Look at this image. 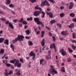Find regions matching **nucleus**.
I'll return each mask as SVG.
<instances>
[{
    "instance_id": "obj_13",
    "label": "nucleus",
    "mask_w": 76,
    "mask_h": 76,
    "mask_svg": "<svg viewBox=\"0 0 76 76\" xmlns=\"http://www.w3.org/2000/svg\"><path fill=\"white\" fill-rule=\"evenodd\" d=\"M61 34L63 35H66L67 34H69V33H67V31H62Z\"/></svg>"
},
{
    "instance_id": "obj_21",
    "label": "nucleus",
    "mask_w": 76,
    "mask_h": 76,
    "mask_svg": "<svg viewBox=\"0 0 76 76\" xmlns=\"http://www.w3.org/2000/svg\"><path fill=\"white\" fill-rule=\"evenodd\" d=\"M11 48H12V50L13 51H14V49L15 48V46L14 45H13V44H11L10 45Z\"/></svg>"
},
{
    "instance_id": "obj_28",
    "label": "nucleus",
    "mask_w": 76,
    "mask_h": 76,
    "mask_svg": "<svg viewBox=\"0 0 76 76\" xmlns=\"http://www.w3.org/2000/svg\"><path fill=\"white\" fill-rule=\"evenodd\" d=\"M20 70L18 71V72H16V73H15V75H18V76H20L21 74V73H20Z\"/></svg>"
},
{
    "instance_id": "obj_20",
    "label": "nucleus",
    "mask_w": 76,
    "mask_h": 76,
    "mask_svg": "<svg viewBox=\"0 0 76 76\" xmlns=\"http://www.w3.org/2000/svg\"><path fill=\"white\" fill-rule=\"evenodd\" d=\"M50 56V54H49L48 56H46V59L47 60H48L49 59H51V56Z\"/></svg>"
},
{
    "instance_id": "obj_59",
    "label": "nucleus",
    "mask_w": 76,
    "mask_h": 76,
    "mask_svg": "<svg viewBox=\"0 0 76 76\" xmlns=\"http://www.w3.org/2000/svg\"><path fill=\"white\" fill-rule=\"evenodd\" d=\"M45 48H46L45 46H44V47H43V48H42V50L44 51V50H45Z\"/></svg>"
},
{
    "instance_id": "obj_7",
    "label": "nucleus",
    "mask_w": 76,
    "mask_h": 76,
    "mask_svg": "<svg viewBox=\"0 0 76 76\" xmlns=\"http://www.w3.org/2000/svg\"><path fill=\"white\" fill-rule=\"evenodd\" d=\"M66 5L67 7H69V9H71L72 8L73 4L72 2H70L69 4L67 3L66 4Z\"/></svg>"
},
{
    "instance_id": "obj_56",
    "label": "nucleus",
    "mask_w": 76,
    "mask_h": 76,
    "mask_svg": "<svg viewBox=\"0 0 76 76\" xmlns=\"http://www.w3.org/2000/svg\"><path fill=\"white\" fill-rule=\"evenodd\" d=\"M60 8L61 10H62L64 8V7L63 6H61L60 7Z\"/></svg>"
},
{
    "instance_id": "obj_51",
    "label": "nucleus",
    "mask_w": 76,
    "mask_h": 76,
    "mask_svg": "<svg viewBox=\"0 0 76 76\" xmlns=\"http://www.w3.org/2000/svg\"><path fill=\"white\" fill-rule=\"evenodd\" d=\"M40 33V31H37L36 33L37 35H39Z\"/></svg>"
},
{
    "instance_id": "obj_57",
    "label": "nucleus",
    "mask_w": 76,
    "mask_h": 76,
    "mask_svg": "<svg viewBox=\"0 0 76 76\" xmlns=\"http://www.w3.org/2000/svg\"><path fill=\"white\" fill-rule=\"evenodd\" d=\"M20 62H22V63H23V59L22 58H21V59H20Z\"/></svg>"
},
{
    "instance_id": "obj_16",
    "label": "nucleus",
    "mask_w": 76,
    "mask_h": 76,
    "mask_svg": "<svg viewBox=\"0 0 76 76\" xmlns=\"http://www.w3.org/2000/svg\"><path fill=\"white\" fill-rule=\"evenodd\" d=\"M41 45L42 47H44L45 45V42L44 39H43L41 42Z\"/></svg>"
},
{
    "instance_id": "obj_29",
    "label": "nucleus",
    "mask_w": 76,
    "mask_h": 76,
    "mask_svg": "<svg viewBox=\"0 0 76 76\" xmlns=\"http://www.w3.org/2000/svg\"><path fill=\"white\" fill-rule=\"evenodd\" d=\"M28 45L29 46H31L33 45V43L31 41H28Z\"/></svg>"
},
{
    "instance_id": "obj_1",
    "label": "nucleus",
    "mask_w": 76,
    "mask_h": 76,
    "mask_svg": "<svg viewBox=\"0 0 76 76\" xmlns=\"http://www.w3.org/2000/svg\"><path fill=\"white\" fill-rule=\"evenodd\" d=\"M23 38H24V37L22 35H18L17 38H16L14 39V40H12V43L15 44L18 41L20 42L23 41Z\"/></svg>"
},
{
    "instance_id": "obj_64",
    "label": "nucleus",
    "mask_w": 76,
    "mask_h": 76,
    "mask_svg": "<svg viewBox=\"0 0 76 76\" xmlns=\"http://www.w3.org/2000/svg\"><path fill=\"white\" fill-rule=\"evenodd\" d=\"M73 57L74 58H76V55H73Z\"/></svg>"
},
{
    "instance_id": "obj_38",
    "label": "nucleus",
    "mask_w": 76,
    "mask_h": 76,
    "mask_svg": "<svg viewBox=\"0 0 76 76\" xmlns=\"http://www.w3.org/2000/svg\"><path fill=\"white\" fill-rule=\"evenodd\" d=\"M45 61V60L44 59H42L40 60V65H41L42 64V62Z\"/></svg>"
},
{
    "instance_id": "obj_58",
    "label": "nucleus",
    "mask_w": 76,
    "mask_h": 76,
    "mask_svg": "<svg viewBox=\"0 0 76 76\" xmlns=\"http://www.w3.org/2000/svg\"><path fill=\"white\" fill-rule=\"evenodd\" d=\"M19 26H20V27H22V24L21 23H20L19 24Z\"/></svg>"
},
{
    "instance_id": "obj_32",
    "label": "nucleus",
    "mask_w": 76,
    "mask_h": 76,
    "mask_svg": "<svg viewBox=\"0 0 76 76\" xmlns=\"http://www.w3.org/2000/svg\"><path fill=\"white\" fill-rule=\"evenodd\" d=\"M69 15L72 17V18H73L74 17H75V14L74 13H70L69 14Z\"/></svg>"
},
{
    "instance_id": "obj_30",
    "label": "nucleus",
    "mask_w": 76,
    "mask_h": 76,
    "mask_svg": "<svg viewBox=\"0 0 76 76\" xmlns=\"http://www.w3.org/2000/svg\"><path fill=\"white\" fill-rule=\"evenodd\" d=\"M65 15V14L64 13H62L60 14V15L61 18L64 17Z\"/></svg>"
},
{
    "instance_id": "obj_37",
    "label": "nucleus",
    "mask_w": 76,
    "mask_h": 76,
    "mask_svg": "<svg viewBox=\"0 0 76 76\" xmlns=\"http://www.w3.org/2000/svg\"><path fill=\"white\" fill-rule=\"evenodd\" d=\"M26 35H29L30 31L29 30H28L26 31Z\"/></svg>"
},
{
    "instance_id": "obj_17",
    "label": "nucleus",
    "mask_w": 76,
    "mask_h": 76,
    "mask_svg": "<svg viewBox=\"0 0 76 76\" xmlns=\"http://www.w3.org/2000/svg\"><path fill=\"white\" fill-rule=\"evenodd\" d=\"M45 31H42L41 32V37L43 38L44 37Z\"/></svg>"
},
{
    "instance_id": "obj_19",
    "label": "nucleus",
    "mask_w": 76,
    "mask_h": 76,
    "mask_svg": "<svg viewBox=\"0 0 76 76\" xmlns=\"http://www.w3.org/2000/svg\"><path fill=\"white\" fill-rule=\"evenodd\" d=\"M11 2L10 0H7V1H6V3H5V4H6V5H8Z\"/></svg>"
},
{
    "instance_id": "obj_47",
    "label": "nucleus",
    "mask_w": 76,
    "mask_h": 76,
    "mask_svg": "<svg viewBox=\"0 0 76 76\" xmlns=\"http://www.w3.org/2000/svg\"><path fill=\"white\" fill-rule=\"evenodd\" d=\"M23 21V18H21V19H20V21H19V22H20L21 23H22Z\"/></svg>"
},
{
    "instance_id": "obj_55",
    "label": "nucleus",
    "mask_w": 76,
    "mask_h": 76,
    "mask_svg": "<svg viewBox=\"0 0 76 76\" xmlns=\"http://www.w3.org/2000/svg\"><path fill=\"white\" fill-rule=\"evenodd\" d=\"M42 48H40L39 49V53H42Z\"/></svg>"
},
{
    "instance_id": "obj_3",
    "label": "nucleus",
    "mask_w": 76,
    "mask_h": 76,
    "mask_svg": "<svg viewBox=\"0 0 76 76\" xmlns=\"http://www.w3.org/2000/svg\"><path fill=\"white\" fill-rule=\"evenodd\" d=\"M47 6H50V5L49 3L46 0L44 1H43L41 2V6L43 7L45 5Z\"/></svg>"
},
{
    "instance_id": "obj_15",
    "label": "nucleus",
    "mask_w": 76,
    "mask_h": 76,
    "mask_svg": "<svg viewBox=\"0 0 76 76\" xmlns=\"http://www.w3.org/2000/svg\"><path fill=\"white\" fill-rule=\"evenodd\" d=\"M75 26V25L73 23H72L70 25L68 26V27L69 28H72Z\"/></svg>"
},
{
    "instance_id": "obj_31",
    "label": "nucleus",
    "mask_w": 76,
    "mask_h": 76,
    "mask_svg": "<svg viewBox=\"0 0 76 76\" xmlns=\"http://www.w3.org/2000/svg\"><path fill=\"white\" fill-rule=\"evenodd\" d=\"M56 20H51L50 21V23L51 24H53V23H55Z\"/></svg>"
},
{
    "instance_id": "obj_40",
    "label": "nucleus",
    "mask_w": 76,
    "mask_h": 76,
    "mask_svg": "<svg viewBox=\"0 0 76 76\" xmlns=\"http://www.w3.org/2000/svg\"><path fill=\"white\" fill-rule=\"evenodd\" d=\"M72 37L73 38H75L76 37V34L75 33L72 34Z\"/></svg>"
},
{
    "instance_id": "obj_62",
    "label": "nucleus",
    "mask_w": 76,
    "mask_h": 76,
    "mask_svg": "<svg viewBox=\"0 0 76 76\" xmlns=\"http://www.w3.org/2000/svg\"><path fill=\"white\" fill-rule=\"evenodd\" d=\"M6 54H5V55H4V56H3L2 57V59H3L4 58V57H6Z\"/></svg>"
},
{
    "instance_id": "obj_26",
    "label": "nucleus",
    "mask_w": 76,
    "mask_h": 76,
    "mask_svg": "<svg viewBox=\"0 0 76 76\" xmlns=\"http://www.w3.org/2000/svg\"><path fill=\"white\" fill-rule=\"evenodd\" d=\"M8 25L12 29H13L14 28H13V25L11 23H9Z\"/></svg>"
},
{
    "instance_id": "obj_46",
    "label": "nucleus",
    "mask_w": 76,
    "mask_h": 76,
    "mask_svg": "<svg viewBox=\"0 0 76 76\" xmlns=\"http://www.w3.org/2000/svg\"><path fill=\"white\" fill-rule=\"evenodd\" d=\"M15 5L12 4H10V5H9V7H14Z\"/></svg>"
},
{
    "instance_id": "obj_54",
    "label": "nucleus",
    "mask_w": 76,
    "mask_h": 76,
    "mask_svg": "<svg viewBox=\"0 0 76 76\" xmlns=\"http://www.w3.org/2000/svg\"><path fill=\"white\" fill-rule=\"evenodd\" d=\"M48 34H49V35H50L51 37L52 36V34L51 32H48Z\"/></svg>"
},
{
    "instance_id": "obj_48",
    "label": "nucleus",
    "mask_w": 76,
    "mask_h": 76,
    "mask_svg": "<svg viewBox=\"0 0 76 76\" xmlns=\"http://www.w3.org/2000/svg\"><path fill=\"white\" fill-rule=\"evenodd\" d=\"M71 61H72V60L70 58H69L67 59V61L68 62H70Z\"/></svg>"
},
{
    "instance_id": "obj_39",
    "label": "nucleus",
    "mask_w": 76,
    "mask_h": 76,
    "mask_svg": "<svg viewBox=\"0 0 76 76\" xmlns=\"http://www.w3.org/2000/svg\"><path fill=\"white\" fill-rule=\"evenodd\" d=\"M5 64L7 65V67H10L11 65V64H7V63H5Z\"/></svg>"
},
{
    "instance_id": "obj_23",
    "label": "nucleus",
    "mask_w": 76,
    "mask_h": 76,
    "mask_svg": "<svg viewBox=\"0 0 76 76\" xmlns=\"http://www.w3.org/2000/svg\"><path fill=\"white\" fill-rule=\"evenodd\" d=\"M33 20V18L31 17H30V18H28L27 19V21H29L30 20V21H32Z\"/></svg>"
},
{
    "instance_id": "obj_61",
    "label": "nucleus",
    "mask_w": 76,
    "mask_h": 76,
    "mask_svg": "<svg viewBox=\"0 0 76 76\" xmlns=\"http://www.w3.org/2000/svg\"><path fill=\"white\" fill-rule=\"evenodd\" d=\"M3 33V31L2 30H1L0 31V34H1Z\"/></svg>"
},
{
    "instance_id": "obj_36",
    "label": "nucleus",
    "mask_w": 76,
    "mask_h": 76,
    "mask_svg": "<svg viewBox=\"0 0 76 76\" xmlns=\"http://www.w3.org/2000/svg\"><path fill=\"white\" fill-rule=\"evenodd\" d=\"M64 67H62V69L61 70V72H65V70L64 69Z\"/></svg>"
},
{
    "instance_id": "obj_4",
    "label": "nucleus",
    "mask_w": 76,
    "mask_h": 76,
    "mask_svg": "<svg viewBox=\"0 0 76 76\" xmlns=\"http://www.w3.org/2000/svg\"><path fill=\"white\" fill-rule=\"evenodd\" d=\"M35 22H37V24L41 25L42 26H43L42 23L39 21V19L38 18H34Z\"/></svg>"
},
{
    "instance_id": "obj_44",
    "label": "nucleus",
    "mask_w": 76,
    "mask_h": 76,
    "mask_svg": "<svg viewBox=\"0 0 76 76\" xmlns=\"http://www.w3.org/2000/svg\"><path fill=\"white\" fill-rule=\"evenodd\" d=\"M0 20L2 21H5L6 19L4 18H0Z\"/></svg>"
},
{
    "instance_id": "obj_18",
    "label": "nucleus",
    "mask_w": 76,
    "mask_h": 76,
    "mask_svg": "<svg viewBox=\"0 0 76 76\" xmlns=\"http://www.w3.org/2000/svg\"><path fill=\"white\" fill-rule=\"evenodd\" d=\"M4 49H1V50H0V54H4Z\"/></svg>"
},
{
    "instance_id": "obj_11",
    "label": "nucleus",
    "mask_w": 76,
    "mask_h": 76,
    "mask_svg": "<svg viewBox=\"0 0 76 76\" xmlns=\"http://www.w3.org/2000/svg\"><path fill=\"white\" fill-rule=\"evenodd\" d=\"M46 13L47 15H49V17L50 18H53L54 17L53 13L50 12H46Z\"/></svg>"
},
{
    "instance_id": "obj_63",
    "label": "nucleus",
    "mask_w": 76,
    "mask_h": 76,
    "mask_svg": "<svg viewBox=\"0 0 76 76\" xmlns=\"http://www.w3.org/2000/svg\"><path fill=\"white\" fill-rule=\"evenodd\" d=\"M9 23L8 21H6V22H5V23H6V24L7 25V24H9Z\"/></svg>"
},
{
    "instance_id": "obj_53",
    "label": "nucleus",
    "mask_w": 76,
    "mask_h": 76,
    "mask_svg": "<svg viewBox=\"0 0 76 76\" xmlns=\"http://www.w3.org/2000/svg\"><path fill=\"white\" fill-rule=\"evenodd\" d=\"M17 20H18L17 19L14 20H13V22H14V23H16Z\"/></svg>"
},
{
    "instance_id": "obj_12",
    "label": "nucleus",
    "mask_w": 76,
    "mask_h": 76,
    "mask_svg": "<svg viewBox=\"0 0 76 76\" xmlns=\"http://www.w3.org/2000/svg\"><path fill=\"white\" fill-rule=\"evenodd\" d=\"M56 47L54 43H52L51 45H50V48L51 49H53L56 48Z\"/></svg>"
},
{
    "instance_id": "obj_10",
    "label": "nucleus",
    "mask_w": 76,
    "mask_h": 76,
    "mask_svg": "<svg viewBox=\"0 0 76 76\" xmlns=\"http://www.w3.org/2000/svg\"><path fill=\"white\" fill-rule=\"evenodd\" d=\"M41 13L40 11H34V15L36 17H37L39 15V14Z\"/></svg>"
},
{
    "instance_id": "obj_49",
    "label": "nucleus",
    "mask_w": 76,
    "mask_h": 76,
    "mask_svg": "<svg viewBox=\"0 0 76 76\" xmlns=\"http://www.w3.org/2000/svg\"><path fill=\"white\" fill-rule=\"evenodd\" d=\"M72 21L76 22V18H73L72 19Z\"/></svg>"
},
{
    "instance_id": "obj_25",
    "label": "nucleus",
    "mask_w": 76,
    "mask_h": 76,
    "mask_svg": "<svg viewBox=\"0 0 76 76\" xmlns=\"http://www.w3.org/2000/svg\"><path fill=\"white\" fill-rule=\"evenodd\" d=\"M4 40V38H0V43H2Z\"/></svg>"
},
{
    "instance_id": "obj_52",
    "label": "nucleus",
    "mask_w": 76,
    "mask_h": 76,
    "mask_svg": "<svg viewBox=\"0 0 76 76\" xmlns=\"http://www.w3.org/2000/svg\"><path fill=\"white\" fill-rule=\"evenodd\" d=\"M25 38L26 39H30V37H28V36H26L25 37Z\"/></svg>"
},
{
    "instance_id": "obj_9",
    "label": "nucleus",
    "mask_w": 76,
    "mask_h": 76,
    "mask_svg": "<svg viewBox=\"0 0 76 76\" xmlns=\"http://www.w3.org/2000/svg\"><path fill=\"white\" fill-rule=\"evenodd\" d=\"M13 73V71L11 70L10 72H9V73H8L7 72V69H5V75L6 76H8L9 74L10 75H11Z\"/></svg>"
},
{
    "instance_id": "obj_33",
    "label": "nucleus",
    "mask_w": 76,
    "mask_h": 76,
    "mask_svg": "<svg viewBox=\"0 0 76 76\" xmlns=\"http://www.w3.org/2000/svg\"><path fill=\"white\" fill-rule=\"evenodd\" d=\"M41 13L43 14V15H41V17L42 18H44L45 16V13L43 11Z\"/></svg>"
},
{
    "instance_id": "obj_34",
    "label": "nucleus",
    "mask_w": 76,
    "mask_h": 76,
    "mask_svg": "<svg viewBox=\"0 0 76 76\" xmlns=\"http://www.w3.org/2000/svg\"><path fill=\"white\" fill-rule=\"evenodd\" d=\"M72 47L74 50H75L76 49V46H74V45H72Z\"/></svg>"
},
{
    "instance_id": "obj_42",
    "label": "nucleus",
    "mask_w": 76,
    "mask_h": 76,
    "mask_svg": "<svg viewBox=\"0 0 76 76\" xmlns=\"http://www.w3.org/2000/svg\"><path fill=\"white\" fill-rule=\"evenodd\" d=\"M29 1L32 3H34L36 1V0H29Z\"/></svg>"
},
{
    "instance_id": "obj_5",
    "label": "nucleus",
    "mask_w": 76,
    "mask_h": 76,
    "mask_svg": "<svg viewBox=\"0 0 76 76\" xmlns=\"http://www.w3.org/2000/svg\"><path fill=\"white\" fill-rule=\"evenodd\" d=\"M19 62V60H15V63L14 64V66H17L18 68L20 67L21 64L20 63H18Z\"/></svg>"
},
{
    "instance_id": "obj_2",
    "label": "nucleus",
    "mask_w": 76,
    "mask_h": 76,
    "mask_svg": "<svg viewBox=\"0 0 76 76\" xmlns=\"http://www.w3.org/2000/svg\"><path fill=\"white\" fill-rule=\"evenodd\" d=\"M50 66L51 68L50 69L51 70L50 71V73L51 74L52 73V75H54L55 74H57L58 72L55 69L53 68V66L52 65H50Z\"/></svg>"
},
{
    "instance_id": "obj_24",
    "label": "nucleus",
    "mask_w": 76,
    "mask_h": 76,
    "mask_svg": "<svg viewBox=\"0 0 76 76\" xmlns=\"http://www.w3.org/2000/svg\"><path fill=\"white\" fill-rule=\"evenodd\" d=\"M4 43L7 45H9V40L8 39H6L4 42Z\"/></svg>"
},
{
    "instance_id": "obj_22",
    "label": "nucleus",
    "mask_w": 76,
    "mask_h": 76,
    "mask_svg": "<svg viewBox=\"0 0 76 76\" xmlns=\"http://www.w3.org/2000/svg\"><path fill=\"white\" fill-rule=\"evenodd\" d=\"M17 60H16L15 59H14V61L13 60H11V61H10V63H11L12 64H14L15 62L16 63L15 61H17Z\"/></svg>"
},
{
    "instance_id": "obj_60",
    "label": "nucleus",
    "mask_w": 76,
    "mask_h": 76,
    "mask_svg": "<svg viewBox=\"0 0 76 76\" xmlns=\"http://www.w3.org/2000/svg\"><path fill=\"white\" fill-rule=\"evenodd\" d=\"M24 28L25 29H26V28H28V26H24Z\"/></svg>"
},
{
    "instance_id": "obj_43",
    "label": "nucleus",
    "mask_w": 76,
    "mask_h": 76,
    "mask_svg": "<svg viewBox=\"0 0 76 76\" xmlns=\"http://www.w3.org/2000/svg\"><path fill=\"white\" fill-rule=\"evenodd\" d=\"M23 24H24V25H27V22L26 21H24L22 23Z\"/></svg>"
},
{
    "instance_id": "obj_14",
    "label": "nucleus",
    "mask_w": 76,
    "mask_h": 76,
    "mask_svg": "<svg viewBox=\"0 0 76 76\" xmlns=\"http://www.w3.org/2000/svg\"><path fill=\"white\" fill-rule=\"evenodd\" d=\"M39 5L37 4L36 5V6L35 7V10H39L40 11H42V10L40 7H39Z\"/></svg>"
},
{
    "instance_id": "obj_6",
    "label": "nucleus",
    "mask_w": 76,
    "mask_h": 76,
    "mask_svg": "<svg viewBox=\"0 0 76 76\" xmlns=\"http://www.w3.org/2000/svg\"><path fill=\"white\" fill-rule=\"evenodd\" d=\"M61 54L63 56H67V53L66 51H64L63 49H61L59 51V53H61Z\"/></svg>"
},
{
    "instance_id": "obj_8",
    "label": "nucleus",
    "mask_w": 76,
    "mask_h": 76,
    "mask_svg": "<svg viewBox=\"0 0 76 76\" xmlns=\"http://www.w3.org/2000/svg\"><path fill=\"white\" fill-rule=\"evenodd\" d=\"M29 55L30 56L33 57L32 60H34L35 58L36 55L34 53L33 51H31L29 53Z\"/></svg>"
},
{
    "instance_id": "obj_41",
    "label": "nucleus",
    "mask_w": 76,
    "mask_h": 76,
    "mask_svg": "<svg viewBox=\"0 0 76 76\" xmlns=\"http://www.w3.org/2000/svg\"><path fill=\"white\" fill-rule=\"evenodd\" d=\"M52 39H53V41L54 42H55V41H56V38H55V37H54V36H53L52 37Z\"/></svg>"
},
{
    "instance_id": "obj_50",
    "label": "nucleus",
    "mask_w": 76,
    "mask_h": 76,
    "mask_svg": "<svg viewBox=\"0 0 76 76\" xmlns=\"http://www.w3.org/2000/svg\"><path fill=\"white\" fill-rule=\"evenodd\" d=\"M72 42L73 43H76V40H72Z\"/></svg>"
},
{
    "instance_id": "obj_27",
    "label": "nucleus",
    "mask_w": 76,
    "mask_h": 76,
    "mask_svg": "<svg viewBox=\"0 0 76 76\" xmlns=\"http://www.w3.org/2000/svg\"><path fill=\"white\" fill-rule=\"evenodd\" d=\"M68 50L69 53H72L73 52V50L69 48H68Z\"/></svg>"
},
{
    "instance_id": "obj_45",
    "label": "nucleus",
    "mask_w": 76,
    "mask_h": 76,
    "mask_svg": "<svg viewBox=\"0 0 76 76\" xmlns=\"http://www.w3.org/2000/svg\"><path fill=\"white\" fill-rule=\"evenodd\" d=\"M48 1H50V2H51L53 3H55V1L53 0H48Z\"/></svg>"
},
{
    "instance_id": "obj_35",
    "label": "nucleus",
    "mask_w": 76,
    "mask_h": 76,
    "mask_svg": "<svg viewBox=\"0 0 76 76\" xmlns=\"http://www.w3.org/2000/svg\"><path fill=\"white\" fill-rule=\"evenodd\" d=\"M56 25L57 26H58L59 28H61V25L59 23H57L56 24Z\"/></svg>"
}]
</instances>
